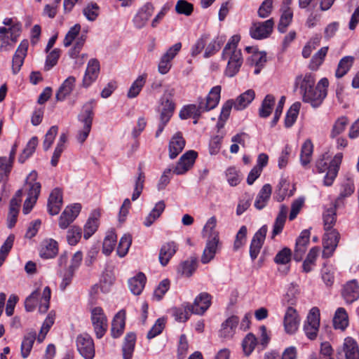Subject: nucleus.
Listing matches in <instances>:
<instances>
[{
  "label": "nucleus",
  "instance_id": "obj_8",
  "mask_svg": "<svg viewBox=\"0 0 359 359\" xmlns=\"http://www.w3.org/2000/svg\"><path fill=\"white\" fill-rule=\"evenodd\" d=\"M222 248V243L219 241L218 232H212V234L208 236L205 248L203 250L201 262L203 264H208L215 256L217 250Z\"/></svg>",
  "mask_w": 359,
  "mask_h": 359
},
{
  "label": "nucleus",
  "instance_id": "obj_13",
  "mask_svg": "<svg viewBox=\"0 0 359 359\" xmlns=\"http://www.w3.org/2000/svg\"><path fill=\"white\" fill-rule=\"evenodd\" d=\"M341 296L346 304H351L359 299V283L356 279L347 281L341 289Z\"/></svg>",
  "mask_w": 359,
  "mask_h": 359
},
{
  "label": "nucleus",
  "instance_id": "obj_63",
  "mask_svg": "<svg viewBox=\"0 0 359 359\" xmlns=\"http://www.w3.org/2000/svg\"><path fill=\"white\" fill-rule=\"evenodd\" d=\"M248 229L245 226L243 225L236 235V238L233 243V250H238L243 246L246 242Z\"/></svg>",
  "mask_w": 359,
  "mask_h": 359
},
{
  "label": "nucleus",
  "instance_id": "obj_4",
  "mask_svg": "<svg viewBox=\"0 0 359 359\" xmlns=\"http://www.w3.org/2000/svg\"><path fill=\"white\" fill-rule=\"evenodd\" d=\"M90 320L95 336L101 339L106 334L108 329V320L103 309L95 306L90 309Z\"/></svg>",
  "mask_w": 359,
  "mask_h": 359
},
{
  "label": "nucleus",
  "instance_id": "obj_33",
  "mask_svg": "<svg viewBox=\"0 0 359 359\" xmlns=\"http://www.w3.org/2000/svg\"><path fill=\"white\" fill-rule=\"evenodd\" d=\"M355 191V186L353 181L351 179H346L341 184L340 191L338 197L334 201V206L339 207L343 203L345 198L351 196Z\"/></svg>",
  "mask_w": 359,
  "mask_h": 359
},
{
  "label": "nucleus",
  "instance_id": "obj_25",
  "mask_svg": "<svg viewBox=\"0 0 359 359\" xmlns=\"http://www.w3.org/2000/svg\"><path fill=\"white\" fill-rule=\"evenodd\" d=\"M186 141L181 132H177L170 139L168 144L169 157L175 158L184 149Z\"/></svg>",
  "mask_w": 359,
  "mask_h": 359
},
{
  "label": "nucleus",
  "instance_id": "obj_24",
  "mask_svg": "<svg viewBox=\"0 0 359 359\" xmlns=\"http://www.w3.org/2000/svg\"><path fill=\"white\" fill-rule=\"evenodd\" d=\"M299 320L296 309L291 306H288L285 312L283 324L285 330L287 334H294L298 328Z\"/></svg>",
  "mask_w": 359,
  "mask_h": 359
},
{
  "label": "nucleus",
  "instance_id": "obj_34",
  "mask_svg": "<svg viewBox=\"0 0 359 359\" xmlns=\"http://www.w3.org/2000/svg\"><path fill=\"white\" fill-rule=\"evenodd\" d=\"M272 192V187L269 184H265L259 192L257 194L256 200L255 201V207L260 210H262L268 203L269 200L270 199L271 195Z\"/></svg>",
  "mask_w": 359,
  "mask_h": 359
},
{
  "label": "nucleus",
  "instance_id": "obj_60",
  "mask_svg": "<svg viewBox=\"0 0 359 359\" xmlns=\"http://www.w3.org/2000/svg\"><path fill=\"white\" fill-rule=\"evenodd\" d=\"M83 13L89 21H95L100 14V7L96 3L91 2L83 8Z\"/></svg>",
  "mask_w": 359,
  "mask_h": 359
},
{
  "label": "nucleus",
  "instance_id": "obj_55",
  "mask_svg": "<svg viewBox=\"0 0 359 359\" xmlns=\"http://www.w3.org/2000/svg\"><path fill=\"white\" fill-rule=\"evenodd\" d=\"M117 237L114 232H109L104 239L102 244V252L106 255H109L114 249L116 243Z\"/></svg>",
  "mask_w": 359,
  "mask_h": 359
},
{
  "label": "nucleus",
  "instance_id": "obj_17",
  "mask_svg": "<svg viewBox=\"0 0 359 359\" xmlns=\"http://www.w3.org/2000/svg\"><path fill=\"white\" fill-rule=\"evenodd\" d=\"M309 229L303 230L296 240L293 258L296 262H300L304 255L310 241Z\"/></svg>",
  "mask_w": 359,
  "mask_h": 359
},
{
  "label": "nucleus",
  "instance_id": "obj_3",
  "mask_svg": "<svg viewBox=\"0 0 359 359\" xmlns=\"http://www.w3.org/2000/svg\"><path fill=\"white\" fill-rule=\"evenodd\" d=\"M96 102L91 100L83 106L82 110L78 115V120L83 124V127L78 131L76 139L79 142L83 144L88 138L91 130L93 121L94 118V109Z\"/></svg>",
  "mask_w": 359,
  "mask_h": 359
},
{
  "label": "nucleus",
  "instance_id": "obj_58",
  "mask_svg": "<svg viewBox=\"0 0 359 359\" xmlns=\"http://www.w3.org/2000/svg\"><path fill=\"white\" fill-rule=\"evenodd\" d=\"M98 219L96 217H89L84 225L83 238L86 240L90 238L97 231L98 228Z\"/></svg>",
  "mask_w": 359,
  "mask_h": 359
},
{
  "label": "nucleus",
  "instance_id": "obj_62",
  "mask_svg": "<svg viewBox=\"0 0 359 359\" xmlns=\"http://www.w3.org/2000/svg\"><path fill=\"white\" fill-rule=\"evenodd\" d=\"M173 316L179 322H186L189 319L191 311L187 307V302L182 304V307L174 308Z\"/></svg>",
  "mask_w": 359,
  "mask_h": 359
},
{
  "label": "nucleus",
  "instance_id": "obj_54",
  "mask_svg": "<svg viewBox=\"0 0 359 359\" xmlns=\"http://www.w3.org/2000/svg\"><path fill=\"white\" fill-rule=\"evenodd\" d=\"M224 42V39H223V37L217 36L206 47L204 53V57L208 58L214 55L219 50Z\"/></svg>",
  "mask_w": 359,
  "mask_h": 359
},
{
  "label": "nucleus",
  "instance_id": "obj_37",
  "mask_svg": "<svg viewBox=\"0 0 359 359\" xmlns=\"http://www.w3.org/2000/svg\"><path fill=\"white\" fill-rule=\"evenodd\" d=\"M355 62V57L351 55L343 57L339 62L335 71V77L341 79L344 77L351 69Z\"/></svg>",
  "mask_w": 359,
  "mask_h": 359
},
{
  "label": "nucleus",
  "instance_id": "obj_18",
  "mask_svg": "<svg viewBox=\"0 0 359 359\" xmlns=\"http://www.w3.org/2000/svg\"><path fill=\"white\" fill-rule=\"evenodd\" d=\"M221 90L220 86H215L210 89L205 100L203 97L198 99L199 102L201 103L203 111H209L218 105L220 100Z\"/></svg>",
  "mask_w": 359,
  "mask_h": 359
},
{
  "label": "nucleus",
  "instance_id": "obj_43",
  "mask_svg": "<svg viewBox=\"0 0 359 359\" xmlns=\"http://www.w3.org/2000/svg\"><path fill=\"white\" fill-rule=\"evenodd\" d=\"M147 79V74L144 73L140 75L136 80L133 81L127 93L128 98H135L140 94L146 83Z\"/></svg>",
  "mask_w": 359,
  "mask_h": 359
},
{
  "label": "nucleus",
  "instance_id": "obj_52",
  "mask_svg": "<svg viewBox=\"0 0 359 359\" xmlns=\"http://www.w3.org/2000/svg\"><path fill=\"white\" fill-rule=\"evenodd\" d=\"M257 344V339L252 333H248L242 341V348L244 354L249 356Z\"/></svg>",
  "mask_w": 359,
  "mask_h": 359
},
{
  "label": "nucleus",
  "instance_id": "obj_28",
  "mask_svg": "<svg viewBox=\"0 0 359 359\" xmlns=\"http://www.w3.org/2000/svg\"><path fill=\"white\" fill-rule=\"evenodd\" d=\"M126 325V311H119L111 322V335L113 338H118L123 333Z\"/></svg>",
  "mask_w": 359,
  "mask_h": 359
},
{
  "label": "nucleus",
  "instance_id": "obj_49",
  "mask_svg": "<svg viewBox=\"0 0 359 359\" xmlns=\"http://www.w3.org/2000/svg\"><path fill=\"white\" fill-rule=\"evenodd\" d=\"M283 13L278 25V30L280 33H285L287 27L290 25L293 18V12L291 8H282Z\"/></svg>",
  "mask_w": 359,
  "mask_h": 359
},
{
  "label": "nucleus",
  "instance_id": "obj_15",
  "mask_svg": "<svg viewBox=\"0 0 359 359\" xmlns=\"http://www.w3.org/2000/svg\"><path fill=\"white\" fill-rule=\"evenodd\" d=\"M81 210L80 203H74L66 207L59 218V226L62 229H67L78 217Z\"/></svg>",
  "mask_w": 359,
  "mask_h": 359
},
{
  "label": "nucleus",
  "instance_id": "obj_16",
  "mask_svg": "<svg viewBox=\"0 0 359 359\" xmlns=\"http://www.w3.org/2000/svg\"><path fill=\"white\" fill-rule=\"evenodd\" d=\"M266 225L262 226L253 236L250 245V256L252 261L257 259L265 241L267 233Z\"/></svg>",
  "mask_w": 359,
  "mask_h": 359
},
{
  "label": "nucleus",
  "instance_id": "obj_53",
  "mask_svg": "<svg viewBox=\"0 0 359 359\" xmlns=\"http://www.w3.org/2000/svg\"><path fill=\"white\" fill-rule=\"evenodd\" d=\"M240 39L241 37L239 35H233L230 38L222 50V59L223 60H226V55H229V53H231L234 51H241V49L237 48V46L240 41Z\"/></svg>",
  "mask_w": 359,
  "mask_h": 359
},
{
  "label": "nucleus",
  "instance_id": "obj_29",
  "mask_svg": "<svg viewBox=\"0 0 359 359\" xmlns=\"http://www.w3.org/2000/svg\"><path fill=\"white\" fill-rule=\"evenodd\" d=\"M203 112H205V111H203L201 103L198 100V105L190 104L184 106L180 111L179 116L182 120H186L189 118L198 119Z\"/></svg>",
  "mask_w": 359,
  "mask_h": 359
},
{
  "label": "nucleus",
  "instance_id": "obj_1",
  "mask_svg": "<svg viewBox=\"0 0 359 359\" xmlns=\"http://www.w3.org/2000/svg\"><path fill=\"white\" fill-rule=\"evenodd\" d=\"M315 75L307 73L304 76H298L295 81V87L299 88L302 101L309 103L313 108L319 107L327 95L329 81L322 78L316 86Z\"/></svg>",
  "mask_w": 359,
  "mask_h": 359
},
{
  "label": "nucleus",
  "instance_id": "obj_12",
  "mask_svg": "<svg viewBox=\"0 0 359 359\" xmlns=\"http://www.w3.org/2000/svg\"><path fill=\"white\" fill-rule=\"evenodd\" d=\"M339 239L340 234L336 229H331L325 233L323 238V257H330L332 255L338 245Z\"/></svg>",
  "mask_w": 359,
  "mask_h": 359
},
{
  "label": "nucleus",
  "instance_id": "obj_36",
  "mask_svg": "<svg viewBox=\"0 0 359 359\" xmlns=\"http://www.w3.org/2000/svg\"><path fill=\"white\" fill-rule=\"evenodd\" d=\"M76 79L74 76L66 79L57 90L55 98L57 101H63L67 96L70 95L75 86Z\"/></svg>",
  "mask_w": 359,
  "mask_h": 359
},
{
  "label": "nucleus",
  "instance_id": "obj_40",
  "mask_svg": "<svg viewBox=\"0 0 359 359\" xmlns=\"http://www.w3.org/2000/svg\"><path fill=\"white\" fill-rule=\"evenodd\" d=\"M198 266L197 259L195 257H191L190 259L182 262L177 267V273L181 276L190 277L196 271Z\"/></svg>",
  "mask_w": 359,
  "mask_h": 359
},
{
  "label": "nucleus",
  "instance_id": "obj_5",
  "mask_svg": "<svg viewBox=\"0 0 359 359\" xmlns=\"http://www.w3.org/2000/svg\"><path fill=\"white\" fill-rule=\"evenodd\" d=\"M320 310L318 307H313L304 322V331L306 336L311 340H314L318 336L320 326Z\"/></svg>",
  "mask_w": 359,
  "mask_h": 359
},
{
  "label": "nucleus",
  "instance_id": "obj_9",
  "mask_svg": "<svg viewBox=\"0 0 359 359\" xmlns=\"http://www.w3.org/2000/svg\"><path fill=\"white\" fill-rule=\"evenodd\" d=\"M212 304V296L208 292H201L196 297L194 303L191 304L187 302V309L191 313L203 315L210 308Z\"/></svg>",
  "mask_w": 359,
  "mask_h": 359
},
{
  "label": "nucleus",
  "instance_id": "obj_50",
  "mask_svg": "<svg viewBox=\"0 0 359 359\" xmlns=\"http://www.w3.org/2000/svg\"><path fill=\"white\" fill-rule=\"evenodd\" d=\"M348 123L349 120L347 116H341L339 117L333 124L330 137L333 139L341 134L346 130Z\"/></svg>",
  "mask_w": 359,
  "mask_h": 359
},
{
  "label": "nucleus",
  "instance_id": "obj_10",
  "mask_svg": "<svg viewBox=\"0 0 359 359\" xmlns=\"http://www.w3.org/2000/svg\"><path fill=\"white\" fill-rule=\"evenodd\" d=\"M182 48V43L177 42L170 47L167 51L161 56L158 70L161 74H167L172 67V60L175 57Z\"/></svg>",
  "mask_w": 359,
  "mask_h": 359
},
{
  "label": "nucleus",
  "instance_id": "obj_22",
  "mask_svg": "<svg viewBox=\"0 0 359 359\" xmlns=\"http://www.w3.org/2000/svg\"><path fill=\"white\" fill-rule=\"evenodd\" d=\"M154 7L151 3H146L135 15L133 21L137 29H142L153 15Z\"/></svg>",
  "mask_w": 359,
  "mask_h": 359
},
{
  "label": "nucleus",
  "instance_id": "obj_6",
  "mask_svg": "<svg viewBox=\"0 0 359 359\" xmlns=\"http://www.w3.org/2000/svg\"><path fill=\"white\" fill-rule=\"evenodd\" d=\"M76 348L85 359H93L95 356V345L92 337L87 333L77 336Z\"/></svg>",
  "mask_w": 359,
  "mask_h": 359
},
{
  "label": "nucleus",
  "instance_id": "obj_61",
  "mask_svg": "<svg viewBox=\"0 0 359 359\" xmlns=\"http://www.w3.org/2000/svg\"><path fill=\"white\" fill-rule=\"evenodd\" d=\"M336 212L332 208L327 209L323 213L324 230L328 231L333 229L332 227L336 222Z\"/></svg>",
  "mask_w": 359,
  "mask_h": 359
},
{
  "label": "nucleus",
  "instance_id": "obj_20",
  "mask_svg": "<svg viewBox=\"0 0 359 359\" xmlns=\"http://www.w3.org/2000/svg\"><path fill=\"white\" fill-rule=\"evenodd\" d=\"M29 43L22 40L18 46L12 60V72L13 74L19 72L27 55Z\"/></svg>",
  "mask_w": 359,
  "mask_h": 359
},
{
  "label": "nucleus",
  "instance_id": "obj_32",
  "mask_svg": "<svg viewBox=\"0 0 359 359\" xmlns=\"http://www.w3.org/2000/svg\"><path fill=\"white\" fill-rule=\"evenodd\" d=\"M147 282V277L142 272H139L135 276L128 279V284L130 292L135 295H140Z\"/></svg>",
  "mask_w": 359,
  "mask_h": 359
},
{
  "label": "nucleus",
  "instance_id": "obj_45",
  "mask_svg": "<svg viewBox=\"0 0 359 359\" xmlns=\"http://www.w3.org/2000/svg\"><path fill=\"white\" fill-rule=\"evenodd\" d=\"M274 104L275 97L271 94L266 95L262 102L261 107L259 109V116L261 118L269 117L272 112Z\"/></svg>",
  "mask_w": 359,
  "mask_h": 359
},
{
  "label": "nucleus",
  "instance_id": "obj_56",
  "mask_svg": "<svg viewBox=\"0 0 359 359\" xmlns=\"http://www.w3.org/2000/svg\"><path fill=\"white\" fill-rule=\"evenodd\" d=\"M132 243V237L130 234H124L120 239L116 253L120 257H125Z\"/></svg>",
  "mask_w": 359,
  "mask_h": 359
},
{
  "label": "nucleus",
  "instance_id": "obj_57",
  "mask_svg": "<svg viewBox=\"0 0 359 359\" xmlns=\"http://www.w3.org/2000/svg\"><path fill=\"white\" fill-rule=\"evenodd\" d=\"M51 297V290L48 286L44 287L41 297L40 299L39 311L41 313H45L50 307V300Z\"/></svg>",
  "mask_w": 359,
  "mask_h": 359
},
{
  "label": "nucleus",
  "instance_id": "obj_44",
  "mask_svg": "<svg viewBox=\"0 0 359 359\" xmlns=\"http://www.w3.org/2000/svg\"><path fill=\"white\" fill-rule=\"evenodd\" d=\"M313 152V144L311 140H306L302 144L300 153L301 164L305 167L309 164Z\"/></svg>",
  "mask_w": 359,
  "mask_h": 359
},
{
  "label": "nucleus",
  "instance_id": "obj_23",
  "mask_svg": "<svg viewBox=\"0 0 359 359\" xmlns=\"http://www.w3.org/2000/svg\"><path fill=\"white\" fill-rule=\"evenodd\" d=\"M62 206V191L59 188L54 189L48 199L47 209L51 215H57Z\"/></svg>",
  "mask_w": 359,
  "mask_h": 359
},
{
  "label": "nucleus",
  "instance_id": "obj_38",
  "mask_svg": "<svg viewBox=\"0 0 359 359\" xmlns=\"http://www.w3.org/2000/svg\"><path fill=\"white\" fill-rule=\"evenodd\" d=\"M287 213V208L285 205H282L273 225L271 238H274L282 232L286 221Z\"/></svg>",
  "mask_w": 359,
  "mask_h": 359
},
{
  "label": "nucleus",
  "instance_id": "obj_21",
  "mask_svg": "<svg viewBox=\"0 0 359 359\" xmlns=\"http://www.w3.org/2000/svg\"><path fill=\"white\" fill-rule=\"evenodd\" d=\"M100 62L97 59H90L87 65L86 72L83 79V86L88 88L98 77L100 73Z\"/></svg>",
  "mask_w": 359,
  "mask_h": 359
},
{
  "label": "nucleus",
  "instance_id": "obj_26",
  "mask_svg": "<svg viewBox=\"0 0 359 359\" xmlns=\"http://www.w3.org/2000/svg\"><path fill=\"white\" fill-rule=\"evenodd\" d=\"M178 250L177 244L174 241L164 243L159 252L158 259L163 266H165Z\"/></svg>",
  "mask_w": 359,
  "mask_h": 359
},
{
  "label": "nucleus",
  "instance_id": "obj_46",
  "mask_svg": "<svg viewBox=\"0 0 359 359\" xmlns=\"http://www.w3.org/2000/svg\"><path fill=\"white\" fill-rule=\"evenodd\" d=\"M38 144V138L34 136L32 137L27 143L25 148L18 157V161L20 163H24L29 158H30L35 152L36 148Z\"/></svg>",
  "mask_w": 359,
  "mask_h": 359
},
{
  "label": "nucleus",
  "instance_id": "obj_27",
  "mask_svg": "<svg viewBox=\"0 0 359 359\" xmlns=\"http://www.w3.org/2000/svg\"><path fill=\"white\" fill-rule=\"evenodd\" d=\"M239 318L236 316H231L228 318L221 325V329L219 331V335L224 339L231 338L235 330L238 325Z\"/></svg>",
  "mask_w": 359,
  "mask_h": 359
},
{
  "label": "nucleus",
  "instance_id": "obj_35",
  "mask_svg": "<svg viewBox=\"0 0 359 359\" xmlns=\"http://www.w3.org/2000/svg\"><path fill=\"white\" fill-rule=\"evenodd\" d=\"M333 326L336 330H345L348 326V316L343 307L338 308L333 317Z\"/></svg>",
  "mask_w": 359,
  "mask_h": 359
},
{
  "label": "nucleus",
  "instance_id": "obj_2",
  "mask_svg": "<svg viewBox=\"0 0 359 359\" xmlns=\"http://www.w3.org/2000/svg\"><path fill=\"white\" fill-rule=\"evenodd\" d=\"M343 154L337 153L328 163L325 160V154H323L316 162V169L318 173L326 172L323 179V184L326 187L332 186L336 179L341 163L342 162Z\"/></svg>",
  "mask_w": 359,
  "mask_h": 359
},
{
  "label": "nucleus",
  "instance_id": "obj_19",
  "mask_svg": "<svg viewBox=\"0 0 359 359\" xmlns=\"http://www.w3.org/2000/svg\"><path fill=\"white\" fill-rule=\"evenodd\" d=\"M38 174L35 170H32L26 179L25 191L27 192V197L31 200L37 201L41 192V184L36 182Z\"/></svg>",
  "mask_w": 359,
  "mask_h": 359
},
{
  "label": "nucleus",
  "instance_id": "obj_31",
  "mask_svg": "<svg viewBox=\"0 0 359 359\" xmlns=\"http://www.w3.org/2000/svg\"><path fill=\"white\" fill-rule=\"evenodd\" d=\"M136 334L135 332H128L124 337L122 353L123 359H132L135 351L136 343Z\"/></svg>",
  "mask_w": 359,
  "mask_h": 359
},
{
  "label": "nucleus",
  "instance_id": "obj_48",
  "mask_svg": "<svg viewBox=\"0 0 359 359\" xmlns=\"http://www.w3.org/2000/svg\"><path fill=\"white\" fill-rule=\"evenodd\" d=\"M300 107L301 103L299 102H296L291 105L285 117L284 123L285 128L292 127L296 122Z\"/></svg>",
  "mask_w": 359,
  "mask_h": 359
},
{
  "label": "nucleus",
  "instance_id": "obj_42",
  "mask_svg": "<svg viewBox=\"0 0 359 359\" xmlns=\"http://www.w3.org/2000/svg\"><path fill=\"white\" fill-rule=\"evenodd\" d=\"M165 208L164 201H158L151 210L149 214L146 217L144 221V225L149 227L151 226L154 222L160 217Z\"/></svg>",
  "mask_w": 359,
  "mask_h": 359
},
{
  "label": "nucleus",
  "instance_id": "obj_39",
  "mask_svg": "<svg viewBox=\"0 0 359 359\" xmlns=\"http://www.w3.org/2000/svg\"><path fill=\"white\" fill-rule=\"evenodd\" d=\"M58 252V243L53 239L46 241L41 248L39 255L43 259H52Z\"/></svg>",
  "mask_w": 359,
  "mask_h": 359
},
{
  "label": "nucleus",
  "instance_id": "obj_47",
  "mask_svg": "<svg viewBox=\"0 0 359 359\" xmlns=\"http://www.w3.org/2000/svg\"><path fill=\"white\" fill-rule=\"evenodd\" d=\"M36 332H29L25 335L21 344V355L23 358H27L33 347V344L36 340Z\"/></svg>",
  "mask_w": 359,
  "mask_h": 359
},
{
  "label": "nucleus",
  "instance_id": "obj_59",
  "mask_svg": "<svg viewBox=\"0 0 359 359\" xmlns=\"http://www.w3.org/2000/svg\"><path fill=\"white\" fill-rule=\"evenodd\" d=\"M82 229L77 226H72L67 234V240L69 245H76L81 238Z\"/></svg>",
  "mask_w": 359,
  "mask_h": 359
},
{
  "label": "nucleus",
  "instance_id": "obj_41",
  "mask_svg": "<svg viewBox=\"0 0 359 359\" xmlns=\"http://www.w3.org/2000/svg\"><path fill=\"white\" fill-rule=\"evenodd\" d=\"M255 93L249 89L241 94L234 102V108L236 110H243L246 108L255 99Z\"/></svg>",
  "mask_w": 359,
  "mask_h": 359
},
{
  "label": "nucleus",
  "instance_id": "obj_11",
  "mask_svg": "<svg viewBox=\"0 0 359 359\" xmlns=\"http://www.w3.org/2000/svg\"><path fill=\"white\" fill-rule=\"evenodd\" d=\"M198 153L194 150L186 151L178 160L173 169V173L177 175L186 174L194 165Z\"/></svg>",
  "mask_w": 359,
  "mask_h": 359
},
{
  "label": "nucleus",
  "instance_id": "obj_14",
  "mask_svg": "<svg viewBox=\"0 0 359 359\" xmlns=\"http://www.w3.org/2000/svg\"><path fill=\"white\" fill-rule=\"evenodd\" d=\"M228 60L227 65L224 70V75L227 77H233L240 71L243 63V58L241 51H234L226 55Z\"/></svg>",
  "mask_w": 359,
  "mask_h": 359
},
{
  "label": "nucleus",
  "instance_id": "obj_7",
  "mask_svg": "<svg viewBox=\"0 0 359 359\" xmlns=\"http://www.w3.org/2000/svg\"><path fill=\"white\" fill-rule=\"evenodd\" d=\"M274 21L273 18L264 22H258L252 24L250 28V36L257 40L268 38L273 32Z\"/></svg>",
  "mask_w": 359,
  "mask_h": 359
},
{
  "label": "nucleus",
  "instance_id": "obj_30",
  "mask_svg": "<svg viewBox=\"0 0 359 359\" xmlns=\"http://www.w3.org/2000/svg\"><path fill=\"white\" fill-rule=\"evenodd\" d=\"M343 351L346 359H359V346L352 337H348L344 339Z\"/></svg>",
  "mask_w": 359,
  "mask_h": 359
},
{
  "label": "nucleus",
  "instance_id": "obj_64",
  "mask_svg": "<svg viewBox=\"0 0 359 359\" xmlns=\"http://www.w3.org/2000/svg\"><path fill=\"white\" fill-rule=\"evenodd\" d=\"M175 11L179 14L189 16L193 13L194 5L186 0H178L175 6Z\"/></svg>",
  "mask_w": 359,
  "mask_h": 359
},
{
  "label": "nucleus",
  "instance_id": "obj_51",
  "mask_svg": "<svg viewBox=\"0 0 359 359\" xmlns=\"http://www.w3.org/2000/svg\"><path fill=\"white\" fill-rule=\"evenodd\" d=\"M328 51V47H322L317 53H316L309 63L310 69L316 71L323 64Z\"/></svg>",
  "mask_w": 359,
  "mask_h": 359
}]
</instances>
